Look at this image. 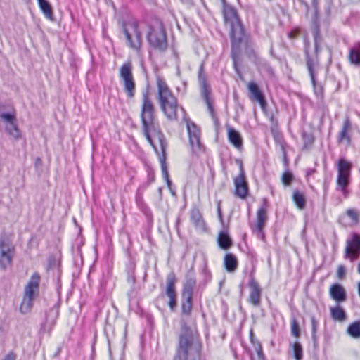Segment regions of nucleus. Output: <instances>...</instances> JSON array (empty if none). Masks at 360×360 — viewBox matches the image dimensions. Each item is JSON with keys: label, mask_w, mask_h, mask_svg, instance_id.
Listing matches in <instances>:
<instances>
[{"label": "nucleus", "mask_w": 360, "mask_h": 360, "mask_svg": "<svg viewBox=\"0 0 360 360\" xmlns=\"http://www.w3.org/2000/svg\"><path fill=\"white\" fill-rule=\"evenodd\" d=\"M158 98L164 115L170 121L178 119V112L181 111L189 138V143L193 153L199 155L205 151V146L200 141V130L197 125L186 117L184 109L178 105L177 99L165 82L160 76L157 77Z\"/></svg>", "instance_id": "nucleus-1"}, {"label": "nucleus", "mask_w": 360, "mask_h": 360, "mask_svg": "<svg viewBox=\"0 0 360 360\" xmlns=\"http://www.w3.org/2000/svg\"><path fill=\"white\" fill-rule=\"evenodd\" d=\"M141 118L143 133L148 143L153 146L157 153L158 151L155 141L157 140L159 143L162 153V158L160 160L162 172L168 187H170L172 182L169 180V173L165 162L167 143L164 139L163 134L160 130L158 123L155 120V107L153 101L149 98L148 92H145L143 94Z\"/></svg>", "instance_id": "nucleus-2"}, {"label": "nucleus", "mask_w": 360, "mask_h": 360, "mask_svg": "<svg viewBox=\"0 0 360 360\" xmlns=\"http://www.w3.org/2000/svg\"><path fill=\"white\" fill-rule=\"evenodd\" d=\"M201 348L202 344L196 330L182 323L174 360H200Z\"/></svg>", "instance_id": "nucleus-3"}, {"label": "nucleus", "mask_w": 360, "mask_h": 360, "mask_svg": "<svg viewBox=\"0 0 360 360\" xmlns=\"http://www.w3.org/2000/svg\"><path fill=\"white\" fill-rule=\"evenodd\" d=\"M223 16L225 24L230 27L232 45H248L249 37L245 32L237 11L223 0Z\"/></svg>", "instance_id": "nucleus-4"}, {"label": "nucleus", "mask_w": 360, "mask_h": 360, "mask_svg": "<svg viewBox=\"0 0 360 360\" xmlns=\"http://www.w3.org/2000/svg\"><path fill=\"white\" fill-rule=\"evenodd\" d=\"M40 278L39 274L35 272L25 285L20 307V311L22 314H27L32 309L34 301L39 295Z\"/></svg>", "instance_id": "nucleus-5"}, {"label": "nucleus", "mask_w": 360, "mask_h": 360, "mask_svg": "<svg viewBox=\"0 0 360 360\" xmlns=\"http://www.w3.org/2000/svg\"><path fill=\"white\" fill-rule=\"evenodd\" d=\"M122 30L127 43L129 45H141L142 33L139 22L136 19L130 18L124 20Z\"/></svg>", "instance_id": "nucleus-6"}, {"label": "nucleus", "mask_w": 360, "mask_h": 360, "mask_svg": "<svg viewBox=\"0 0 360 360\" xmlns=\"http://www.w3.org/2000/svg\"><path fill=\"white\" fill-rule=\"evenodd\" d=\"M146 39L149 45H167V35L163 24L155 20L148 25Z\"/></svg>", "instance_id": "nucleus-7"}, {"label": "nucleus", "mask_w": 360, "mask_h": 360, "mask_svg": "<svg viewBox=\"0 0 360 360\" xmlns=\"http://www.w3.org/2000/svg\"><path fill=\"white\" fill-rule=\"evenodd\" d=\"M352 165L342 158L338 165L337 186L340 188L345 197L348 195L347 186L349 184Z\"/></svg>", "instance_id": "nucleus-8"}, {"label": "nucleus", "mask_w": 360, "mask_h": 360, "mask_svg": "<svg viewBox=\"0 0 360 360\" xmlns=\"http://www.w3.org/2000/svg\"><path fill=\"white\" fill-rule=\"evenodd\" d=\"M319 51L320 46H307L305 49L307 68L314 86H316V67L319 63L318 53Z\"/></svg>", "instance_id": "nucleus-9"}, {"label": "nucleus", "mask_w": 360, "mask_h": 360, "mask_svg": "<svg viewBox=\"0 0 360 360\" xmlns=\"http://www.w3.org/2000/svg\"><path fill=\"white\" fill-rule=\"evenodd\" d=\"M198 81L201 88L202 96L207 105V108L212 117L214 116V108L210 98L211 90L206 80L203 64H201L198 70Z\"/></svg>", "instance_id": "nucleus-10"}, {"label": "nucleus", "mask_w": 360, "mask_h": 360, "mask_svg": "<svg viewBox=\"0 0 360 360\" xmlns=\"http://www.w3.org/2000/svg\"><path fill=\"white\" fill-rule=\"evenodd\" d=\"M120 77L123 79L124 87L127 96L132 98L134 96L135 83L131 72V65L130 63H124L120 68Z\"/></svg>", "instance_id": "nucleus-11"}, {"label": "nucleus", "mask_w": 360, "mask_h": 360, "mask_svg": "<svg viewBox=\"0 0 360 360\" xmlns=\"http://www.w3.org/2000/svg\"><path fill=\"white\" fill-rule=\"evenodd\" d=\"M239 174L233 179L235 186V195L240 198L245 199L248 194V184L245 178V173L243 164H240Z\"/></svg>", "instance_id": "nucleus-12"}, {"label": "nucleus", "mask_w": 360, "mask_h": 360, "mask_svg": "<svg viewBox=\"0 0 360 360\" xmlns=\"http://www.w3.org/2000/svg\"><path fill=\"white\" fill-rule=\"evenodd\" d=\"M360 255V235L354 233L350 240H347L345 257L351 261L356 259Z\"/></svg>", "instance_id": "nucleus-13"}, {"label": "nucleus", "mask_w": 360, "mask_h": 360, "mask_svg": "<svg viewBox=\"0 0 360 360\" xmlns=\"http://www.w3.org/2000/svg\"><path fill=\"white\" fill-rule=\"evenodd\" d=\"M267 220V200L264 199L262 205L257 210L255 224L252 226L254 232L260 233Z\"/></svg>", "instance_id": "nucleus-14"}, {"label": "nucleus", "mask_w": 360, "mask_h": 360, "mask_svg": "<svg viewBox=\"0 0 360 360\" xmlns=\"http://www.w3.org/2000/svg\"><path fill=\"white\" fill-rule=\"evenodd\" d=\"M176 280L174 274H169L167 276L166 295L169 299V306L171 310H174L176 305V293L175 290V283Z\"/></svg>", "instance_id": "nucleus-15"}, {"label": "nucleus", "mask_w": 360, "mask_h": 360, "mask_svg": "<svg viewBox=\"0 0 360 360\" xmlns=\"http://www.w3.org/2000/svg\"><path fill=\"white\" fill-rule=\"evenodd\" d=\"M249 286L250 292L248 297V302L254 307H259L261 303L262 289L257 281L251 277Z\"/></svg>", "instance_id": "nucleus-16"}, {"label": "nucleus", "mask_w": 360, "mask_h": 360, "mask_svg": "<svg viewBox=\"0 0 360 360\" xmlns=\"http://www.w3.org/2000/svg\"><path fill=\"white\" fill-rule=\"evenodd\" d=\"M58 314V308H51L46 314L45 321L41 325V330L45 333H50L56 324Z\"/></svg>", "instance_id": "nucleus-17"}, {"label": "nucleus", "mask_w": 360, "mask_h": 360, "mask_svg": "<svg viewBox=\"0 0 360 360\" xmlns=\"http://www.w3.org/2000/svg\"><path fill=\"white\" fill-rule=\"evenodd\" d=\"M190 218L195 229L199 232H205L207 230L206 223L202 214L198 207H193L191 210Z\"/></svg>", "instance_id": "nucleus-18"}, {"label": "nucleus", "mask_w": 360, "mask_h": 360, "mask_svg": "<svg viewBox=\"0 0 360 360\" xmlns=\"http://www.w3.org/2000/svg\"><path fill=\"white\" fill-rule=\"evenodd\" d=\"M0 265L5 269L12 262V251L9 245H6L3 240H0Z\"/></svg>", "instance_id": "nucleus-19"}, {"label": "nucleus", "mask_w": 360, "mask_h": 360, "mask_svg": "<svg viewBox=\"0 0 360 360\" xmlns=\"http://www.w3.org/2000/svg\"><path fill=\"white\" fill-rule=\"evenodd\" d=\"M352 129V124L349 117H346L344 120L342 127L340 131L338 136V143H346L349 145L351 142L350 131Z\"/></svg>", "instance_id": "nucleus-20"}, {"label": "nucleus", "mask_w": 360, "mask_h": 360, "mask_svg": "<svg viewBox=\"0 0 360 360\" xmlns=\"http://www.w3.org/2000/svg\"><path fill=\"white\" fill-rule=\"evenodd\" d=\"M329 293L330 297L337 302H343L347 300V293L339 283H334L330 287Z\"/></svg>", "instance_id": "nucleus-21"}, {"label": "nucleus", "mask_w": 360, "mask_h": 360, "mask_svg": "<svg viewBox=\"0 0 360 360\" xmlns=\"http://www.w3.org/2000/svg\"><path fill=\"white\" fill-rule=\"evenodd\" d=\"M248 90L252 99L258 101L262 108L264 107L266 101L264 97L255 82H250L248 85Z\"/></svg>", "instance_id": "nucleus-22"}, {"label": "nucleus", "mask_w": 360, "mask_h": 360, "mask_svg": "<svg viewBox=\"0 0 360 360\" xmlns=\"http://www.w3.org/2000/svg\"><path fill=\"white\" fill-rule=\"evenodd\" d=\"M228 139L236 148L240 149L243 146V140L240 134L232 127L228 128Z\"/></svg>", "instance_id": "nucleus-23"}, {"label": "nucleus", "mask_w": 360, "mask_h": 360, "mask_svg": "<svg viewBox=\"0 0 360 360\" xmlns=\"http://www.w3.org/2000/svg\"><path fill=\"white\" fill-rule=\"evenodd\" d=\"M224 264L227 271L234 272L238 267V261L236 257L231 253L226 254L224 257Z\"/></svg>", "instance_id": "nucleus-24"}, {"label": "nucleus", "mask_w": 360, "mask_h": 360, "mask_svg": "<svg viewBox=\"0 0 360 360\" xmlns=\"http://www.w3.org/2000/svg\"><path fill=\"white\" fill-rule=\"evenodd\" d=\"M217 242L219 246L223 250H227L232 245V240L226 232L219 233Z\"/></svg>", "instance_id": "nucleus-25"}, {"label": "nucleus", "mask_w": 360, "mask_h": 360, "mask_svg": "<svg viewBox=\"0 0 360 360\" xmlns=\"http://www.w3.org/2000/svg\"><path fill=\"white\" fill-rule=\"evenodd\" d=\"M38 4L45 17L48 19L52 20L53 14L52 7L49 2L47 0H41Z\"/></svg>", "instance_id": "nucleus-26"}, {"label": "nucleus", "mask_w": 360, "mask_h": 360, "mask_svg": "<svg viewBox=\"0 0 360 360\" xmlns=\"http://www.w3.org/2000/svg\"><path fill=\"white\" fill-rule=\"evenodd\" d=\"M231 56L233 61L234 69L238 72V63L240 62L242 59L241 46H232Z\"/></svg>", "instance_id": "nucleus-27"}, {"label": "nucleus", "mask_w": 360, "mask_h": 360, "mask_svg": "<svg viewBox=\"0 0 360 360\" xmlns=\"http://www.w3.org/2000/svg\"><path fill=\"white\" fill-rule=\"evenodd\" d=\"M192 296L182 295L181 311L185 315H189L192 309Z\"/></svg>", "instance_id": "nucleus-28"}, {"label": "nucleus", "mask_w": 360, "mask_h": 360, "mask_svg": "<svg viewBox=\"0 0 360 360\" xmlns=\"http://www.w3.org/2000/svg\"><path fill=\"white\" fill-rule=\"evenodd\" d=\"M330 314L333 319L335 321H342L346 319L345 311L340 307L331 308Z\"/></svg>", "instance_id": "nucleus-29"}, {"label": "nucleus", "mask_w": 360, "mask_h": 360, "mask_svg": "<svg viewBox=\"0 0 360 360\" xmlns=\"http://www.w3.org/2000/svg\"><path fill=\"white\" fill-rule=\"evenodd\" d=\"M347 333L354 338H360V321H356L349 325Z\"/></svg>", "instance_id": "nucleus-30"}, {"label": "nucleus", "mask_w": 360, "mask_h": 360, "mask_svg": "<svg viewBox=\"0 0 360 360\" xmlns=\"http://www.w3.org/2000/svg\"><path fill=\"white\" fill-rule=\"evenodd\" d=\"M292 199L296 206L299 209L302 210L304 208L306 205V198L302 193H300L298 191H294L292 195Z\"/></svg>", "instance_id": "nucleus-31"}, {"label": "nucleus", "mask_w": 360, "mask_h": 360, "mask_svg": "<svg viewBox=\"0 0 360 360\" xmlns=\"http://www.w3.org/2000/svg\"><path fill=\"white\" fill-rule=\"evenodd\" d=\"M349 60L353 64H360V46H354L350 49Z\"/></svg>", "instance_id": "nucleus-32"}, {"label": "nucleus", "mask_w": 360, "mask_h": 360, "mask_svg": "<svg viewBox=\"0 0 360 360\" xmlns=\"http://www.w3.org/2000/svg\"><path fill=\"white\" fill-rule=\"evenodd\" d=\"M6 131L15 139H19L21 136L20 131L16 124V122L8 124L6 128Z\"/></svg>", "instance_id": "nucleus-33"}, {"label": "nucleus", "mask_w": 360, "mask_h": 360, "mask_svg": "<svg viewBox=\"0 0 360 360\" xmlns=\"http://www.w3.org/2000/svg\"><path fill=\"white\" fill-rule=\"evenodd\" d=\"M293 356L295 360H302L303 350L301 344L295 342L292 345Z\"/></svg>", "instance_id": "nucleus-34"}, {"label": "nucleus", "mask_w": 360, "mask_h": 360, "mask_svg": "<svg viewBox=\"0 0 360 360\" xmlns=\"http://www.w3.org/2000/svg\"><path fill=\"white\" fill-rule=\"evenodd\" d=\"M195 280L189 278L187 280L186 284L184 286L182 295L184 296H193V289L195 285Z\"/></svg>", "instance_id": "nucleus-35"}, {"label": "nucleus", "mask_w": 360, "mask_h": 360, "mask_svg": "<svg viewBox=\"0 0 360 360\" xmlns=\"http://www.w3.org/2000/svg\"><path fill=\"white\" fill-rule=\"evenodd\" d=\"M245 53L248 58L253 61L254 63H257L258 57L257 56L256 52L252 49L251 46H245Z\"/></svg>", "instance_id": "nucleus-36"}, {"label": "nucleus", "mask_w": 360, "mask_h": 360, "mask_svg": "<svg viewBox=\"0 0 360 360\" xmlns=\"http://www.w3.org/2000/svg\"><path fill=\"white\" fill-rule=\"evenodd\" d=\"M347 215L352 220L353 222L357 223L359 219V214L354 209H348L346 211Z\"/></svg>", "instance_id": "nucleus-37"}, {"label": "nucleus", "mask_w": 360, "mask_h": 360, "mask_svg": "<svg viewBox=\"0 0 360 360\" xmlns=\"http://www.w3.org/2000/svg\"><path fill=\"white\" fill-rule=\"evenodd\" d=\"M0 117L8 123V124L16 122L15 115L10 113H1Z\"/></svg>", "instance_id": "nucleus-38"}, {"label": "nucleus", "mask_w": 360, "mask_h": 360, "mask_svg": "<svg viewBox=\"0 0 360 360\" xmlns=\"http://www.w3.org/2000/svg\"><path fill=\"white\" fill-rule=\"evenodd\" d=\"M292 334L298 338L300 335L299 324L296 320H293L291 323Z\"/></svg>", "instance_id": "nucleus-39"}, {"label": "nucleus", "mask_w": 360, "mask_h": 360, "mask_svg": "<svg viewBox=\"0 0 360 360\" xmlns=\"http://www.w3.org/2000/svg\"><path fill=\"white\" fill-rule=\"evenodd\" d=\"M292 180V175L291 173L285 172L282 176V182L285 186H289Z\"/></svg>", "instance_id": "nucleus-40"}, {"label": "nucleus", "mask_w": 360, "mask_h": 360, "mask_svg": "<svg viewBox=\"0 0 360 360\" xmlns=\"http://www.w3.org/2000/svg\"><path fill=\"white\" fill-rule=\"evenodd\" d=\"M311 330H312L311 336H312L313 340H315L316 339V330H317V328H318V322L314 316H312L311 317Z\"/></svg>", "instance_id": "nucleus-41"}, {"label": "nucleus", "mask_w": 360, "mask_h": 360, "mask_svg": "<svg viewBox=\"0 0 360 360\" xmlns=\"http://www.w3.org/2000/svg\"><path fill=\"white\" fill-rule=\"evenodd\" d=\"M255 349L256 351V355L257 360H264V355L262 352V348L259 342L255 345Z\"/></svg>", "instance_id": "nucleus-42"}, {"label": "nucleus", "mask_w": 360, "mask_h": 360, "mask_svg": "<svg viewBox=\"0 0 360 360\" xmlns=\"http://www.w3.org/2000/svg\"><path fill=\"white\" fill-rule=\"evenodd\" d=\"M346 274V269L343 265H340L337 270V276L339 278L342 279L345 277Z\"/></svg>", "instance_id": "nucleus-43"}, {"label": "nucleus", "mask_w": 360, "mask_h": 360, "mask_svg": "<svg viewBox=\"0 0 360 360\" xmlns=\"http://www.w3.org/2000/svg\"><path fill=\"white\" fill-rule=\"evenodd\" d=\"M303 138L305 139V142L307 144H311L314 141V139L311 135H307L306 133H303Z\"/></svg>", "instance_id": "nucleus-44"}, {"label": "nucleus", "mask_w": 360, "mask_h": 360, "mask_svg": "<svg viewBox=\"0 0 360 360\" xmlns=\"http://www.w3.org/2000/svg\"><path fill=\"white\" fill-rule=\"evenodd\" d=\"M15 356L13 353L7 354L2 360H15Z\"/></svg>", "instance_id": "nucleus-45"}, {"label": "nucleus", "mask_w": 360, "mask_h": 360, "mask_svg": "<svg viewBox=\"0 0 360 360\" xmlns=\"http://www.w3.org/2000/svg\"><path fill=\"white\" fill-rule=\"evenodd\" d=\"M250 340H251L252 343L254 345L258 342H257V341H255V340H254V337H253V332H252V330H251V331H250Z\"/></svg>", "instance_id": "nucleus-46"}, {"label": "nucleus", "mask_w": 360, "mask_h": 360, "mask_svg": "<svg viewBox=\"0 0 360 360\" xmlns=\"http://www.w3.org/2000/svg\"><path fill=\"white\" fill-rule=\"evenodd\" d=\"M61 352V347H58L56 351V352L54 353V356L56 357L58 356H59V354H60Z\"/></svg>", "instance_id": "nucleus-47"}, {"label": "nucleus", "mask_w": 360, "mask_h": 360, "mask_svg": "<svg viewBox=\"0 0 360 360\" xmlns=\"http://www.w3.org/2000/svg\"><path fill=\"white\" fill-rule=\"evenodd\" d=\"M319 4L318 0H312V5L315 9L317 8Z\"/></svg>", "instance_id": "nucleus-48"}, {"label": "nucleus", "mask_w": 360, "mask_h": 360, "mask_svg": "<svg viewBox=\"0 0 360 360\" xmlns=\"http://www.w3.org/2000/svg\"><path fill=\"white\" fill-rule=\"evenodd\" d=\"M218 215H219V218H221V217H222L221 211V209H220V206H219V205H218Z\"/></svg>", "instance_id": "nucleus-49"}, {"label": "nucleus", "mask_w": 360, "mask_h": 360, "mask_svg": "<svg viewBox=\"0 0 360 360\" xmlns=\"http://www.w3.org/2000/svg\"><path fill=\"white\" fill-rule=\"evenodd\" d=\"M155 47L158 48L160 49V51H164L165 50V48H166V46H155Z\"/></svg>", "instance_id": "nucleus-50"}, {"label": "nucleus", "mask_w": 360, "mask_h": 360, "mask_svg": "<svg viewBox=\"0 0 360 360\" xmlns=\"http://www.w3.org/2000/svg\"><path fill=\"white\" fill-rule=\"evenodd\" d=\"M185 2L187 3L188 4H191V0H185Z\"/></svg>", "instance_id": "nucleus-51"}, {"label": "nucleus", "mask_w": 360, "mask_h": 360, "mask_svg": "<svg viewBox=\"0 0 360 360\" xmlns=\"http://www.w3.org/2000/svg\"><path fill=\"white\" fill-rule=\"evenodd\" d=\"M289 37H293V33H292V32H290V33L289 34Z\"/></svg>", "instance_id": "nucleus-52"}, {"label": "nucleus", "mask_w": 360, "mask_h": 360, "mask_svg": "<svg viewBox=\"0 0 360 360\" xmlns=\"http://www.w3.org/2000/svg\"><path fill=\"white\" fill-rule=\"evenodd\" d=\"M358 271L360 273V264H359Z\"/></svg>", "instance_id": "nucleus-53"}, {"label": "nucleus", "mask_w": 360, "mask_h": 360, "mask_svg": "<svg viewBox=\"0 0 360 360\" xmlns=\"http://www.w3.org/2000/svg\"><path fill=\"white\" fill-rule=\"evenodd\" d=\"M37 1H38V2H39V1H40L41 0H37Z\"/></svg>", "instance_id": "nucleus-54"}]
</instances>
